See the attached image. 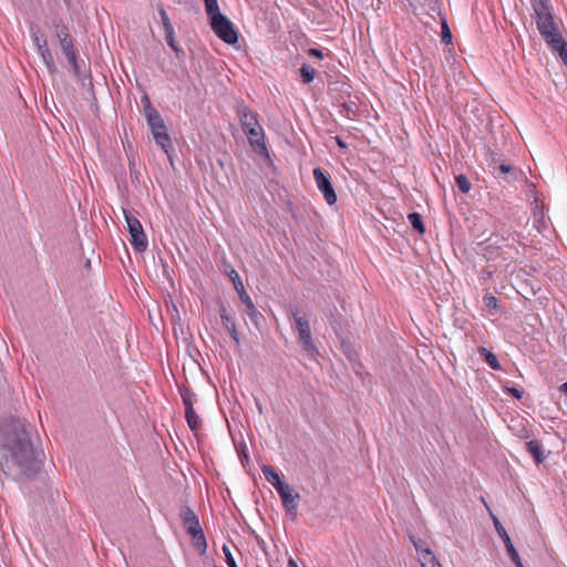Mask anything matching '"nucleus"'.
<instances>
[{
    "instance_id": "f257e3e1",
    "label": "nucleus",
    "mask_w": 567,
    "mask_h": 567,
    "mask_svg": "<svg viewBox=\"0 0 567 567\" xmlns=\"http://www.w3.org/2000/svg\"><path fill=\"white\" fill-rule=\"evenodd\" d=\"M33 435L34 430L25 420L11 417L0 425V443L8 452L7 464L17 466L27 476L39 467Z\"/></svg>"
},
{
    "instance_id": "f03ea898",
    "label": "nucleus",
    "mask_w": 567,
    "mask_h": 567,
    "mask_svg": "<svg viewBox=\"0 0 567 567\" xmlns=\"http://www.w3.org/2000/svg\"><path fill=\"white\" fill-rule=\"evenodd\" d=\"M533 19L536 22L537 30L551 50L559 55L564 64L567 65V41L563 32L565 27L563 21L553 14L549 0H532Z\"/></svg>"
},
{
    "instance_id": "7ed1b4c3",
    "label": "nucleus",
    "mask_w": 567,
    "mask_h": 567,
    "mask_svg": "<svg viewBox=\"0 0 567 567\" xmlns=\"http://www.w3.org/2000/svg\"><path fill=\"white\" fill-rule=\"evenodd\" d=\"M289 316L293 319L295 327L298 332V339L303 350L310 355H313L317 352V349L312 341L311 330L306 313L299 307L291 306L289 308Z\"/></svg>"
},
{
    "instance_id": "20e7f679",
    "label": "nucleus",
    "mask_w": 567,
    "mask_h": 567,
    "mask_svg": "<svg viewBox=\"0 0 567 567\" xmlns=\"http://www.w3.org/2000/svg\"><path fill=\"white\" fill-rule=\"evenodd\" d=\"M127 230L131 235V244L138 252H143L147 248V238L140 220L131 215L127 210H123Z\"/></svg>"
},
{
    "instance_id": "39448f33",
    "label": "nucleus",
    "mask_w": 567,
    "mask_h": 567,
    "mask_svg": "<svg viewBox=\"0 0 567 567\" xmlns=\"http://www.w3.org/2000/svg\"><path fill=\"white\" fill-rule=\"evenodd\" d=\"M215 34L227 44H235L238 41V32L233 22L226 16H218L209 22Z\"/></svg>"
},
{
    "instance_id": "423d86ee",
    "label": "nucleus",
    "mask_w": 567,
    "mask_h": 567,
    "mask_svg": "<svg viewBox=\"0 0 567 567\" xmlns=\"http://www.w3.org/2000/svg\"><path fill=\"white\" fill-rule=\"evenodd\" d=\"M146 121L152 130V134L156 144L161 146L165 153L168 154L171 148V138L167 134V130L162 116L159 113L150 112L148 118Z\"/></svg>"
},
{
    "instance_id": "0eeeda50",
    "label": "nucleus",
    "mask_w": 567,
    "mask_h": 567,
    "mask_svg": "<svg viewBox=\"0 0 567 567\" xmlns=\"http://www.w3.org/2000/svg\"><path fill=\"white\" fill-rule=\"evenodd\" d=\"M313 177L317 184V187L322 192L326 202L329 205H333L337 202V195L334 189L330 183L328 176L323 173V171L319 167L313 169Z\"/></svg>"
},
{
    "instance_id": "6e6552de",
    "label": "nucleus",
    "mask_w": 567,
    "mask_h": 567,
    "mask_svg": "<svg viewBox=\"0 0 567 567\" xmlns=\"http://www.w3.org/2000/svg\"><path fill=\"white\" fill-rule=\"evenodd\" d=\"M245 133L254 151L260 155L268 156L262 126L248 130Z\"/></svg>"
},
{
    "instance_id": "1a4fd4ad",
    "label": "nucleus",
    "mask_w": 567,
    "mask_h": 567,
    "mask_svg": "<svg viewBox=\"0 0 567 567\" xmlns=\"http://www.w3.org/2000/svg\"><path fill=\"white\" fill-rule=\"evenodd\" d=\"M493 520H494V525H495V528H496L498 535L501 536V538L503 539V542L505 544L506 550H507L512 561L517 567H524L520 561L519 555H518L517 550L515 549L507 532L505 530V528L502 526V524L495 516H493Z\"/></svg>"
},
{
    "instance_id": "9d476101",
    "label": "nucleus",
    "mask_w": 567,
    "mask_h": 567,
    "mask_svg": "<svg viewBox=\"0 0 567 567\" xmlns=\"http://www.w3.org/2000/svg\"><path fill=\"white\" fill-rule=\"evenodd\" d=\"M277 492L282 501L286 511L288 513H295L298 506L300 495L298 493H295L293 489L288 484L280 486V488Z\"/></svg>"
},
{
    "instance_id": "9b49d317",
    "label": "nucleus",
    "mask_w": 567,
    "mask_h": 567,
    "mask_svg": "<svg viewBox=\"0 0 567 567\" xmlns=\"http://www.w3.org/2000/svg\"><path fill=\"white\" fill-rule=\"evenodd\" d=\"M237 115L244 132L260 126L257 114L243 104L237 106Z\"/></svg>"
},
{
    "instance_id": "f8f14e48",
    "label": "nucleus",
    "mask_w": 567,
    "mask_h": 567,
    "mask_svg": "<svg viewBox=\"0 0 567 567\" xmlns=\"http://www.w3.org/2000/svg\"><path fill=\"white\" fill-rule=\"evenodd\" d=\"M181 518L183 522V525L188 534L195 533L199 529H202L199 525L198 517L196 514L190 509L189 507H183L181 509Z\"/></svg>"
},
{
    "instance_id": "ddd939ff",
    "label": "nucleus",
    "mask_w": 567,
    "mask_h": 567,
    "mask_svg": "<svg viewBox=\"0 0 567 567\" xmlns=\"http://www.w3.org/2000/svg\"><path fill=\"white\" fill-rule=\"evenodd\" d=\"M59 43H60V47L62 49V52L66 56V59H68L69 63L71 64V66L73 68V71L75 73H78L79 72V66H78V63H76V54H75V51H74L72 38H70L68 40H64V41H61Z\"/></svg>"
},
{
    "instance_id": "4468645a",
    "label": "nucleus",
    "mask_w": 567,
    "mask_h": 567,
    "mask_svg": "<svg viewBox=\"0 0 567 567\" xmlns=\"http://www.w3.org/2000/svg\"><path fill=\"white\" fill-rule=\"evenodd\" d=\"M220 319L223 327L229 332L231 339L239 344V337L234 319L226 312L224 307L220 308Z\"/></svg>"
},
{
    "instance_id": "2eb2a0df",
    "label": "nucleus",
    "mask_w": 567,
    "mask_h": 567,
    "mask_svg": "<svg viewBox=\"0 0 567 567\" xmlns=\"http://www.w3.org/2000/svg\"><path fill=\"white\" fill-rule=\"evenodd\" d=\"M39 54L41 55L43 62L45 63L47 68L50 72H54L55 70V63L53 55L49 49L47 39L42 40V45L37 47Z\"/></svg>"
},
{
    "instance_id": "dca6fc26",
    "label": "nucleus",
    "mask_w": 567,
    "mask_h": 567,
    "mask_svg": "<svg viewBox=\"0 0 567 567\" xmlns=\"http://www.w3.org/2000/svg\"><path fill=\"white\" fill-rule=\"evenodd\" d=\"M189 535L192 537L194 548L198 551L199 555H204L207 550V542L203 533V529H199Z\"/></svg>"
},
{
    "instance_id": "f3484780",
    "label": "nucleus",
    "mask_w": 567,
    "mask_h": 567,
    "mask_svg": "<svg viewBox=\"0 0 567 567\" xmlns=\"http://www.w3.org/2000/svg\"><path fill=\"white\" fill-rule=\"evenodd\" d=\"M262 473L266 477V480L278 491L280 486H284L286 483H284L278 473L269 465L262 466Z\"/></svg>"
},
{
    "instance_id": "a211bd4d",
    "label": "nucleus",
    "mask_w": 567,
    "mask_h": 567,
    "mask_svg": "<svg viewBox=\"0 0 567 567\" xmlns=\"http://www.w3.org/2000/svg\"><path fill=\"white\" fill-rule=\"evenodd\" d=\"M526 451L533 455L534 460L536 461V463H542L544 460H545V455L543 453V450H542V446L540 444L535 441V440H532V441H528L526 443Z\"/></svg>"
},
{
    "instance_id": "6ab92c4d",
    "label": "nucleus",
    "mask_w": 567,
    "mask_h": 567,
    "mask_svg": "<svg viewBox=\"0 0 567 567\" xmlns=\"http://www.w3.org/2000/svg\"><path fill=\"white\" fill-rule=\"evenodd\" d=\"M420 563L422 567H442L430 549L422 550Z\"/></svg>"
},
{
    "instance_id": "aec40b11",
    "label": "nucleus",
    "mask_w": 567,
    "mask_h": 567,
    "mask_svg": "<svg viewBox=\"0 0 567 567\" xmlns=\"http://www.w3.org/2000/svg\"><path fill=\"white\" fill-rule=\"evenodd\" d=\"M240 300L246 306V311L248 316H259L258 310L256 309L251 298L248 296L246 290H241L238 292Z\"/></svg>"
},
{
    "instance_id": "412c9836",
    "label": "nucleus",
    "mask_w": 567,
    "mask_h": 567,
    "mask_svg": "<svg viewBox=\"0 0 567 567\" xmlns=\"http://www.w3.org/2000/svg\"><path fill=\"white\" fill-rule=\"evenodd\" d=\"M205 1V9L206 13L209 18V22L217 18L218 16H224L219 11L218 2L217 0H204Z\"/></svg>"
},
{
    "instance_id": "4be33fe9",
    "label": "nucleus",
    "mask_w": 567,
    "mask_h": 567,
    "mask_svg": "<svg viewBox=\"0 0 567 567\" xmlns=\"http://www.w3.org/2000/svg\"><path fill=\"white\" fill-rule=\"evenodd\" d=\"M480 352L482 353V355L484 357L486 363L493 369V370H501V364L497 360V357L491 352L489 350L485 349V348H481L480 349Z\"/></svg>"
},
{
    "instance_id": "5701e85b",
    "label": "nucleus",
    "mask_w": 567,
    "mask_h": 567,
    "mask_svg": "<svg viewBox=\"0 0 567 567\" xmlns=\"http://www.w3.org/2000/svg\"><path fill=\"white\" fill-rule=\"evenodd\" d=\"M185 414H186V420H187V423L189 425V427L193 430V431H196L200 427V419L199 416L196 414L195 410L193 406H188V410L185 411Z\"/></svg>"
},
{
    "instance_id": "b1692460",
    "label": "nucleus",
    "mask_w": 567,
    "mask_h": 567,
    "mask_svg": "<svg viewBox=\"0 0 567 567\" xmlns=\"http://www.w3.org/2000/svg\"><path fill=\"white\" fill-rule=\"evenodd\" d=\"M409 221L411 223L412 227L416 229L420 234H423L425 231L421 215L417 213H412L408 216Z\"/></svg>"
},
{
    "instance_id": "393cba45",
    "label": "nucleus",
    "mask_w": 567,
    "mask_h": 567,
    "mask_svg": "<svg viewBox=\"0 0 567 567\" xmlns=\"http://www.w3.org/2000/svg\"><path fill=\"white\" fill-rule=\"evenodd\" d=\"M228 276H229L230 280L233 281L234 288L237 292L245 289L244 284H243L238 272L235 269H230L228 271Z\"/></svg>"
},
{
    "instance_id": "a878e982",
    "label": "nucleus",
    "mask_w": 567,
    "mask_h": 567,
    "mask_svg": "<svg viewBox=\"0 0 567 567\" xmlns=\"http://www.w3.org/2000/svg\"><path fill=\"white\" fill-rule=\"evenodd\" d=\"M300 73L305 83H310L316 76V71L308 65H302Z\"/></svg>"
},
{
    "instance_id": "bb28decb",
    "label": "nucleus",
    "mask_w": 567,
    "mask_h": 567,
    "mask_svg": "<svg viewBox=\"0 0 567 567\" xmlns=\"http://www.w3.org/2000/svg\"><path fill=\"white\" fill-rule=\"evenodd\" d=\"M55 34L59 40V42L68 40L71 38L69 30L65 25H55Z\"/></svg>"
},
{
    "instance_id": "cd10ccee",
    "label": "nucleus",
    "mask_w": 567,
    "mask_h": 567,
    "mask_svg": "<svg viewBox=\"0 0 567 567\" xmlns=\"http://www.w3.org/2000/svg\"><path fill=\"white\" fill-rule=\"evenodd\" d=\"M158 12H159V16H161V19H162V23H163L164 30L171 32V30H173L174 28H173V25H172V23L169 21V18H168L166 11L164 10L163 7H159L158 8Z\"/></svg>"
},
{
    "instance_id": "c85d7f7f",
    "label": "nucleus",
    "mask_w": 567,
    "mask_h": 567,
    "mask_svg": "<svg viewBox=\"0 0 567 567\" xmlns=\"http://www.w3.org/2000/svg\"><path fill=\"white\" fill-rule=\"evenodd\" d=\"M143 109H144V115L146 120L148 118L150 112L152 113H158L151 104V101L147 95H144L142 99Z\"/></svg>"
},
{
    "instance_id": "c756f323",
    "label": "nucleus",
    "mask_w": 567,
    "mask_h": 567,
    "mask_svg": "<svg viewBox=\"0 0 567 567\" xmlns=\"http://www.w3.org/2000/svg\"><path fill=\"white\" fill-rule=\"evenodd\" d=\"M483 302L488 310H495L497 308V299L493 295L484 296Z\"/></svg>"
},
{
    "instance_id": "7c9ffc66",
    "label": "nucleus",
    "mask_w": 567,
    "mask_h": 567,
    "mask_svg": "<svg viewBox=\"0 0 567 567\" xmlns=\"http://www.w3.org/2000/svg\"><path fill=\"white\" fill-rule=\"evenodd\" d=\"M442 41L446 44L452 42V33L445 20L442 21Z\"/></svg>"
},
{
    "instance_id": "2f4dec72",
    "label": "nucleus",
    "mask_w": 567,
    "mask_h": 567,
    "mask_svg": "<svg viewBox=\"0 0 567 567\" xmlns=\"http://www.w3.org/2000/svg\"><path fill=\"white\" fill-rule=\"evenodd\" d=\"M223 551L225 554V560H226L228 567H238L231 553H230V549L226 545L223 546Z\"/></svg>"
},
{
    "instance_id": "473e14b6",
    "label": "nucleus",
    "mask_w": 567,
    "mask_h": 567,
    "mask_svg": "<svg viewBox=\"0 0 567 567\" xmlns=\"http://www.w3.org/2000/svg\"><path fill=\"white\" fill-rule=\"evenodd\" d=\"M441 0H422L421 4L427 7L432 11H437L440 8Z\"/></svg>"
},
{
    "instance_id": "72a5a7b5",
    "label": "nucleus",
    "mask_w": 567,
    "mask_h": 567,
    "mask_svg": "<svg viewBox=\"0 0 567 567\" xmlns=\"http://www.w3.org/2000/svg\"><path fill=\"white\" fill-rule=\"evenodd\" d=\"M183 402L185 404V411L188 410V406H193V394H190L189 392H185L183 393Z\"/></svg>"
},
{
    "instance_id": "f704fd0d",
    "label": "nucleus",
    "mask_w": 567,
    "mask_h": 567,
    "mask_svg": "<svg viewBox=\"0 0 567 567\" xmlns=\"http://www.w3.org/2000/svg\"><path fill=\"white\" fill-rule=\"evenodd\" d=\"M165 33H166V41H167V44H168L172 49L176 50V45H175V37H174V29H173V30H171V32H169V31H165Z\"/></svg>"
},
{
    "instance_id": "c9c22d12",
    "label": "nucleus",
    "mask_w": 567,
    "mask_h": 567,
    "mask_svg": "<svg viewBox=\"0 0 567 567\" xmlns=\"http://www.w3.org/2000/svg\"><path fill=\"white\" fill-rule=\"evenodd\" d=\"M414 547L419 553V558L422 556V550L429 549L421 540H413Z\"/></svg>"
},
{
    "instance_id": "e433bc0d",
    "label": "nucleus",
    "mask_w": 567,
    "mask_h": 567,
    "mask_svg": "<svg viewBox=\"0 0 567 567\" xmlns=\"http://www.w3.org/2000/svg\"><path fill=\"white\" fill-rule=\"evenodd\" d=\"M31 34H32V39H33V42H34L35 47L42 45V40H43L44 38H41V37L38 34V32H37V31H33V30H32V33H31Z\"/></svg>"
},
{
    "instance_id": "4c0bfd02",
    "label": "nucleus",
    "mask_w": 567,
    "mask_h": 567,
    "mask_svg": "<svg viewBox=\"0 0 567 567\" xmlns=\"http://www.w3.org/2000/svg\"><path fill=\"white\" fill-rule=\"evenodd\" d=\"M506 391L508 393H511L516 399H520L522 398V392L518 389H516V388H507Z\"/></svg>"
},
{
    "instance_id": "58836bf2",
    "label": "nucleus",
    "mask_w": 567,
    "mask_h": 567,
    "mask_svg": "<svg viewBox=\"0 0 567 567\" xmlns=\"http://www.w3.org/2000/svg\"><path fill=\"white\" fill-rule=\"evenodd\" d=\"M309 54L319 59H322L323 56L322 52L318 49H310Z\"/></svg>"
},
{
    "instance_id": "ea45409f",
    "label": "nucleus",
    "mask_w": 567,
    "mask_h": 567,
    "mask_svg": "<svg viewBox=\"0 0 567 567\" xmlns=\"http://www.w3.org/2000/svg\"><path fill=\"white\" fill-rule=\"evenodd\" d=\"M471 188V183L467 181L466 177L463 176V194L467 193Z\"/></svg>"
},
{
    "instance_id": "a19ab883",
    "label": "nucleus",
    "mask_w": 567,
    "mask_h": 567,
    "mask_svg": "<svg viewBox=\"0 0 567 567\" xmlns=\"http://www.w3.org/2000/svg\"><path fill=\"white\" fill-rule=\"evenodd\" d=\"M499 171H501L502 173H504V174L509 173V172L512 171V166L506 165V164H501V165H499Z\"/></svg>"
},
{
    "instance_id": "79ce46f5",
    "label": "nucleus",
    "mask_w": 567,
    "mask_h": 567,
    "mask_svg": "<svg viewBox=\"0 0 567 567\" xmlns=\"http://www.w3.org/2000/svg\"><path fill=\"white\" fill-rule=\"evenodd\" d=\"M287 567H299V566H298V564L292 558H290L288 560V566Z\"/></svg>"
},
{
    "instance_id": "37998d69",
    "label": "nucleus",
    "mask_w": 567,
    "mask_h": 567,
    "mask_svg": "<svg viewBox=\"0 0 567 567\" xmlns=\"http://www.w3.org/2000/svg\"><path fill=\"white\" fill-rule=\"evenodd\" d=\"M560 391L564 392L565 394H567V382H565L560 385Z\"/></svg>"
},
{
    "instance_id": "c03bdc74",
    "label": "nucleus",
    "mask_w": 567,
    "mask_h": 567,
    "mask_svg": "<svg viewBox=\"0 0 567 567\" xmlns=\"http://www.w3.org/2000/svg\"><path fill=\"white\" fill-rule=\"evenodd\" d=\"M337 143L340 147H344V143L340 140V138H337Z\"/></svg>"
},
{
    "instance_id": "a18cd8bd",
    "label": "nucleus",
    "mask_w": 567,
    "mask_h": 567,
    "mask_svg": "<svg viewBox=\"0 0 567 567\" xmlns=\"http://www.w3.org/2000/svg\"><path fill=\"white\" fill-rule=\"evenodd\" d=\"M455 182L461 187V175L460 176H455Z\"/></svg>"
},
{
    "instance_id": "49530a36",
    "label": "nucleus",
    "mask_w": 567,
    "mask_h": 567,
    "mask_svg": "<svg viewBox=\"0 0 567 567\" xmlns=\"http://www.w3.org/2000/svg\"><path fill=\"white\" fill-rule=\"evenodd\" d=\"M251 318L252 321L257 322V319L261 317V315L259 313V316H249Z\"/></svg>"
}]
</instances>
